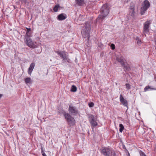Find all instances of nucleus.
<instances>
[{
    "mask_svg": "<svg viewBox=\"0 0 156 156\" xmlns=\"http://www.w3.org/2000/svg\"><path fill=\"white\" fill-rule=\"evenodd\" d=\"M109 6L107 4H104L100 9V14L97 19V22H101L107 16L109 12Z\"/></svg>",
    "mask_w": 156,
    "mask_h": 156,
    "instance_id": "f257e3e1",
    "label": "nucleus"
},
{
    "mask_svg": "<svg viewBox=\"0 0 156 156\" xmlns=\"http://www.w3.org/2000/svg\"><path fill=\"white\" fill-rule=\"evenodd\" d=\"M101 153L105 156H116L115 151L109 147H102Z\"/></svg>",
    "mask_w": 156,
    "mask_h": 156,
    "instance_id": "f03ea898",
    "label": "nucleus"
},
{
    "mask_svg": "<svg viewBox=\"0 0 156 156\" xmlns=\"http://www.w3.org/2000/svg\"><path fill=\"white\" fill-rule=\"evenodd\" d=\"M63 114L66 121L70 126L75 124V121L73 117L68 113L64 112Z\"/></svg>",
    "mask_w": 156,
    "mask_h": 156,
    "instance_id": "7ed1b4c3",
    "label": "nucleus"
},
{
    "mask_svg": "<svg viewBox=\"0 0 156 156\" xmlns=\"http://www.w3.org/2000/svg\"><path fill=\"white\" fill-rule=\"evenodd\" d=\"M84 26L85 28L82 29L81 32V33L84 37H88L89 38L90 29V25L89 23H86Z\"/></svg>",
    "mask_w": 156,
    "mask_h": 156,
    "instance_id": "20e7f679",
    "label": "nucleus"
},
{
    "mask_svg": "<svg viewBox=\"0 0 156 156\" xmlns=\"http://www.w3.org/2000/svg\"><path fill=\"white\" fill-rule=\"evenodd\" d=\"M150 6V3L147 0H145L142 5L140 9V14L143 15Z\"/></svg>",
    "mask_w": 156,
    "mask_h": 156,
    "instance_id": "39448f33",
    "label": "nucleus"
},
{
    "mask_svg": "<svg viewBox=\"0 0 156 156\" xmlns=\"http://www.w3.org/2000/svg\"><path fill=\"white\" fill-rule=\"evenodd\" d=\"M24 41L29 47L32 48H37V46L34 44V42L30 38L24 39Z\"/></svg>",
    "mask_w": 156,
    "mask_h": 156,
    "instance_id": "423d86ee",
    "label": "nucleus"
},
{
    "mask_svg": "<svg viewBox=\"0 0 156 156\" xmlns=\"http://www.w3.org/2000/svg\"><path fill=\"white\" fill-rule=\"evenodd\" d=\"M89 121L93 127H94L97 126L98 123L96 121V118L94 116L90 115L89 116Z\"/></svg>",
    "mask_w": 156,
    "mask_h": 156,
    "instance_id": "0eeeda50",
    "label": "nucleus"
},
{
    "mask_svg": "<svg viewBox=\"0 0 156 156\" xmlns=\"http://www.w3.org/2000/svg\"><path fill=\"white\" fill-rule=\"evenodd\" d=\"M151 22L150 21H147L144 24L143 32L144 35L146 36V34H147L149 31L150 25Z\"/></svg>",
    "mask_w": 156,
    "mask_h": 156,
    "instance_id": "6e6552de",
    "label": "nucleus"
},
{
    "mask_svg": "<svg viewBox=\"0 0 156 156\" xmlns=\"http://www.w3.org/2000/svg\"><path fill=\"white\" fill-rule=\"evenodd\" d=\"M68 110L69 112L74 115H76L78 113L76 108L71 105L69 106Z\"/></svg>",
    "mask_w": 156,
    "mask_h": 156,
    "instance_id": "1a4fd4ad",
    "label": "nucleus"
},
{
    "mask_svg": "<svg viewBox=\"0 0 156 156\" xmlns=\"http://www.w3.org/2000/svg\"><path fill=\"white\" fill-rule=\"evenodd\" d=\"M56 52L62 58L63 60H66L68 56L67 53L64 51H57Z\"/></svg>",
    "mask_w": 156,
    "mask_h": 156,
    "instance_id": "9d476101",
    "label": "nucleus"
},
{
    "mask_svg": "<svg viewBox=\"0 0 156 156\" xmlns=\"http://www.w3.org/2000/svg\"><path fill=\"white\" fill-rule=\"evenodd\" d=\"M116 59L118 62L121 64L122 66H124L125 68V63L126 61L122 57H117Z\"/></svg>",
    "mask_w": 156,
    "mask_h": 156,
    "instance_id": "9b49d317",
    "label": "nucleus"
},
{
    "mask_svg": "<svg viewBox=\"0 0 156 156\" xmlns=\"http://www.w3.org/2000/svg\"><path fill=\"white\" fill-rule=\"evenodd\" d=\"M135 5L133 3H131L129 10V13L130 15L132 16H134L135 15Z\"/></svg>",
    "mask_w": 156,
    "mask_h": 156,
    "instance_id": "f8f14e48",
    "label": "nucleus"
},
{
    "mask_svg": "<svg viewBox=\"0 0 156 156\" xmlns=\"http://www.w3.org/2000/svg\"><path fill=\"white\" fill-rule=\"evenodd\" d=\"M120 101L122 104L125 106L128 107V103L127 101L124 99L122 94L120 95Z\"/></svg>",
    "mask_w": 156,
    "mask_h": 156,
    "instance_id": "ddd939ff",
    "label": "nucleus"
},
{
    "mask_svg": "<svg viewBox=\"0 0 156 156\" xmlns=\"http://www.w3.org/2000/svg\"><path fill=\"white\" fill-rule=\"evenodd\" d=\"M35 66V64L34 63H32L30 64V66L28 69V73L30 75L32 73V71H33L34 68Z\"/></svg>",
    "mask_w": 156,
    "mask_h": 156,
    "instance_id": "4468645a",
    "label": "nucleus"
},
{
    "mask_svg": "<svg viewBox=\"0 0 156 156\" xmlns=\"http://www.w3.org/2000/svg\"><path fill=\"white\" fill-rule=\"evenodd\" d=\"M66 18V15L63 14H61L58 16V19L59 20H65Z\"/></svg>",
    "mask_w": 156,
    "mask_h": 156,
    "instance_id": "2eb2a0df",
    "label": "nucleus"
},
{
    "mask_svg": "<svg viewBox=\"0 0 156 156\" xmlns=\"http://www.w3.org/2000/svg\"><path fill=\"white\" fill-rule=\"evenodd\" d=\"M77 4L79 5H81L84 3V0H76Z\"/></svg>",
    "mask_w": 156,
    "mask_h": 156,
    "instance_id": "dca6fc26",
    "label": "nucleus"
},
{
    "mask_svg": "<svg viewBox=\"0 0 156 156\" xmlns=\"http://www.w3.org/2000/svg\"><path fill=\"white\" fill-rule=\"evenodd\" d=\"M25 82L26 84L31 83L32 81L30 77L26 78L25 80Z\"/></svg>",
    "mask_w": 156,
    "mask_h": 156,
    "instance_id": "f3484780",
    "label": "nucleus"
},
{
    "mask_svg": "<svg viewBox=\"0 0 156 156\" xmlns=\"http://www.w3.org/2000/svg\"><path fill=\"white\" fill-rule=\"evenodd\" d=\"M154 90V89L152 88L151 86H146L144 88V91L145 92H146L149 90Z\"/></svg>",
    "mask_w": 156,
    "mask_h": 156,
    "instance_id": "a211bd4d",
    "label": "nucleus"
},
{
    "mask_svg": "<svg viewBox=\"0 0 156 156\" xmlns=\"http://www.w3.org/2000/svg\"><path fill=\"white\" fill-rule=\"evenodd\" d=\"M31 37V33L30 32H26V34L24 36V39L30 38Z\"/></svg>",
    "mask_w": 156,
    "mask_h": 156,
    "instance_id": "6ab92c4d",
    "label": "nucleus"
},
{
    "mask_svg": "<svg viewBox=\"0 0 156 156\" xmlns=\"http://www.w3.org/2000/svg\"><path fill=\"white\" fill-rule=\"evenodd\" d=\"M76 90L77 88L74 85H72L71 90V91L73 92H75L76 91Z\"/></svg>",
    "mask_w": 156,
    "mask_h": 156,
    "instance_id": "aec40b11",
    "label": "nucleus"
},
{
    "mask_svg": "<svg viewBox=\"0 0 156 156\" xmlns=\"http://www.w3.org/2000/svg\"><path fill=\"white\" fill-rule=\"evenodd\" d=\"M119 126L120 127L119 129V131L120 132L122 133L124 129V126L122 124H120Z\"/></svg>",
    "mask_w": 156,
    "mask_h": 156,
    "instance_id": "412c9836",
    "label": "nucleus"
},
{
    "mask_svg": "<svg viewBox=\"0 0 156 156\" xmlns=\"http://www.w3.org/2000/svg\"><path fill=\"white\" fill-rule=\"evenodd\" d=\"M85 17L83 15H80L78 18V20L80 21H84L85 20Z\"/></svg>",
    "mask_w": 156,
    "mask_h": 156,
    "instance_id": "4be33fe9",
    "label": "nucleus"
},
{
    "mask_svg": "<svg viewBox=\"0 0 156 156\" xmlns=\"http://www.w3.org/2000/svg\"><path fill=\"white\" fill-rule=\"evenodd\" d=\"M59 7V5H57L55 6L53 8V10L55 12H57L58 11V8Z\"/></svg>",
    "mask_w": 156,
    "mask_h": 156,
    "instance_id": "5701e85b",
    "label": "nucleus"
},
{
    "mask_svg": "<svg viewBox=\"0 0 156 156\" xmlns=\"http://www.w3.org/2000/svg\"><path fill=\"white\" fill-rule=\"evenodd\" d=\"M41 152L42 155L43 156H46V154L44 152V151H43V147H41Z\"/></svg>",
    "mask_w": 156,
    "mask_h": 156,
    "instance_id": "b1692460",
    "label": "nucleus"
},
{
    "mask_svg": "<svg viewBox=\"0 0 156 156\" xmlns=\"http://www.w3.org/2000/svg\"><path fill=\"white\" fill-rule=\"evenodd\" d=\"M89 106L90 107H92L94 106V104L93 102H91L89 103Z\"/></svg>",
    "mask_w": 156,
    "mask_h": 156,
    "instance_id": "393cba45",
    "label": "nucleus"
},
{
    "mask_svg": "<svg viewBox=\"0 0 156 156\" xmlns=\"http://www.w3.org/2000/svg\"><path fill=\"white\" fill-rule=\"evenodd\" d=\"M126 86L127 89L129 90L130 89V86L129 84H126Z\"/></svg>",
    "mask_w": 156,
    "mask_h": 156,
    "instance_id": "a878e982",
    "label": "nucleus"
},
{
    "mask_svg": "<svg viewBox=\"0 0 156 156\" xmlns=\"http://www.w3.org/2000/svg\"><path fill=\"white\" fill-rule=\"evenodd\" d=\"M111 47L112 50H114L115 48V46L114 44H112L111 45Z\"/></svg>",
    "mask_w": 156,
    "mask_h": 156,
    "instance_id": "bb28decb",
    "label": "nucleus"
},
{
    "mask_svg": "<svg viewBox=\"0 0 156 156\" xmlns=\"http://www.w3.org/2000/svg\"><path fill=\"white\" fill-rule=\"evenodd\" d=\"M22 3H24L26 4L27 3V0H19Z\"/></svg>",
    "mask_w": 156,
    "mask_h": 156,
    "instance_id": "cd10ccee",
    "label": "nucleus"
},
{
    "mask_svg": "<svg viewBox=\"0 0 156 156\" xmlns=\"http://www.w3.org/2000/svg\"><path fill=\"white\" fill-rule=\"evenodd\" d=\"M140 156H146V155L144 153L142 152L140 154Z\"/></svg>",
    "mask_w": 156,
    "mask_h": 156,
    "instance_id": "c85d7f7f",
    "label": "nucleus"
},
{
    "mask_svg": "<svg viewBox=\"0 0 156 156\" xmlns=\"http://www.w3.org/2000/svg\"><path fill=\"white\" fill-rule=\"evenodd\" d=\"M137 44L139 45L140 44H141V41L140 40H138L137 41Z\"/></svg>",
    "mask_w": 156,
    "mask_h": 156,
    "instance_id": "c756f323",
    "label": "nucleus"
},
{
    "mask_svg": "<svg viewBox=\"0 0 156 156\" xmlns=\"http://www.w3.org/2000/svg\"><path fill=\"white\" fill-rule=\"evenodd\" d=\"M27 32H28H28H30V30H31L30 28H27Z\"/></svg>",
    "mask_w": 156,
    "mask_h": 156,
    "instance_id": "7c9ffc66",
    "label": "nucleus"
},
{
    "mask_svg": "<svg viewBox=\"0 0 156 156\" xmlns=\"http://www.w3.org/2000/svg\"><path fill=\"white\" fill-rule=\"evenodd\" d=\"M2 96V95L1 94H0V98H1V97Z\"/></svg>",
    "mask_w": 156,
    "mask_h": 156,
    "instance_id": "2f4dec72",
    "label": "nucleus"
},
{
    "mask_svg": "<svg viewBox=\"0 0 156 156\" xmlns=\"http://www.w3.org/2000/svg\"><path fill=\"white\" fill-rule=\"evenodd\" d=\"M155 44H156V43H155Z\"/></svg>",
    "mask_w": 156,
    "mask_h": 156,
    "instance_id": "473e14b6",
    "label": "nucleus"
},
{
    "mask_svg": "<svg viewBox=\"0 0 156 156\" xmlns=\"http://www.w3.org/2000/svg\"><path fill=\"white\" fill-rule=\"evenodd\" d=\"M156 49V48H155Z\"/></svg>",
    "mask_w": 156,
    "mask_h": 156,
    "instance_id": "72a5a7b5",
    "label": "nucleus"
}]
</instances>
